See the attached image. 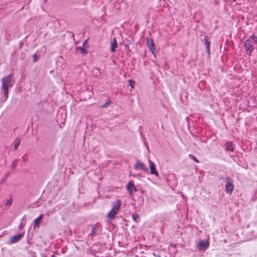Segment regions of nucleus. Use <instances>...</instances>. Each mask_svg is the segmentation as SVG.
<instances>
[{
  "label": "nucleus",
  "instance_id": "obj_1",
  "mask_svg": "<svg viewBox=\"0 0 257 257\" xmlns=\"http://www.w3.org/2000/svg\"><path fill=\"white\" fill-rule=\"evenodd\" d=\"M1 81L2 83V90L4 91L5 100H6L9 96V89L14 85L15 80L13 78V74H11L3 77Z\"/></svg>",
  "mask_w": 257,
  "mask_h": 257
},
{
  "label": "nucleus",
  "instance_id": "obj_2",
  "mask_svg": "<svg viewBox=\"0 0 257 257\" xmlns=\"http://www.w3.org/2000/svg\"><path fill=\"white\" fill-rule=\"evenodd\" d=\"M113 206L111 210L108 212L107 217L109 219H112L115 217L116 214L119 211L121 205V202L117 200L113 203Z\"/></svg>",
  "mask_w": 257,
  "mask_h": 257
},
{
  "label": "nucleus",
  "instance_id": "obj_3",
  "mask_svg": "<svg viewBox=\"0 0 257 257\" xmlns=\"http://www.w3.org/2000/svg\"><path fill=\"white\" fill-rule=\"evenodd\" d=\"M226 185H225V190L227 193L231 194L233 190L234 186L233 184V181L231 179L229 178H226Z\"/></svg>",
  "mask_w": 257,
  "mask_h": 257
},
{
  "label": "nucleus",
  "instance_id": "obj_4",
  "mask_svg": "<svg viewBox=\"0 0 257 257\" xmlns=\"http://www.w3.org/2000/svg\"><path fill=\"white\" fill-rule=\"evenodd\" d=\"M134 168L136 170H142L145 172L148 171V169L146 167L145 164L138 160L136 161Z\"/></svg>",
  "mask_w": 257,
  "mask_h": 257
},
{
  "label": "nucleus",
  "instance_id": "obj_5",
  "mask_svg": "<svg viewBox=\"0 0 257 257\" xmlns=\"http://www.w3.org/2000/svg\"><path fill=\"white\" fill-rule=\"evenodd\" d=\"M149 163L151 174L155 175L156 177H158L159 173L157 171V169L155 163L150 160H149Z\"/></svg>",
  "mask_w": 257,
  "mask_h": 257
},
{
  "label": "nucleus",
  "instance_id": "obj_6",
  "mask_svg": "<svg viewBox=\"0 0 257 257\" xmlns=\"http://www.w3.org/2000/svg\"><path fill=\"white\" fill-rule=\"evenodd\" d=\"M209 244V243L208 240L200 241L198 244V248L200 250H205L208 247Z\"/></svg>",
  "mask_w": 257,
  "mask_h": 257
},
{
  "label": "nucleus",
  "instance_id": "obj_7",
  "mask_svg": "<svg viewBox=\"0 0 257 257\" xmlns=\"http://www.w3.org/2000/svg\"><path fill=\"white\" fill-rule=\"evenodd\" d=\"M25 233L20 234L17 235L13 236L11 237L10 240V243L13 244L20 241L24 237Z\"/></svg>",
  "mask_w": 257,
  "mask_h": 257
},
{
  "label": "nucleus",
  "instance_id": "obj_8",
  "mask_svg": "<svg viewBox=\"0 0 257 257\" xmlns=\"http://www.w3.org/2000/svg\"><path fill=\"white\" fill-rule=\"evenodd\" d=\"M127 189L130 192V194L136 192L137 190L133 181H131L128 183L127 185Z\"/></svg>",
  "mask_w": 257,
  "mask_h": 257
},
{
  "label": "nucleus",
  "instance_id": "obj_9",
  "mask_svg": "<svg viewBox=\"0 0 257 257\" xmlns=\"http://www.w3.org/2000/svg\"><path fill=\"white\" fill-rule=\"evenodd\" d=\"M244 46L245 47L247 52L249 51V53H251L253 49L252 43L250 42V39H247L245 42Z\"/></svg>",
  "mask_w": 257,
  "mask_h": 257
},
{
  "label": "nucleus",
  "instance_id": "obj_10",
  "mask_svg": "<svg viewBox=\"0 0 257 257\" xmlns=\"http://www.w3.org/2000/svg\"><path fill=\"white\" fill-rule=\"evenodd\" d=\"M117 43L115 38H114L113 41L110 43V51L111 52L115 51V49L117 48Z\"/></svg>",
  "mask_w": 257,
  "mask_h": 257
},
{
  "label": "nucleus",
  "instance_id": "obj_11",
  "mask_svg": "<svg viewBox=\"0 0 257 257\" xmlns=\"http://www.w3.org/2000/svg\"><path fill=\"white\" fill-rule=\"evenodd\" d=\"M43 217V215L41 214L39 216V217L38 218H37L35 219L34 227H38L39 226V223H40L41 220L42 219Z\"/></svg>",
  "mask_w": 257,
  "mask_h": 257
},
{
  "label": "nucleus",
  "instance_id": "obj_12",
  "mask_svg": "<svg viewBox=\"0 0 257 257\" xmlns=\"http://www.w3.org/2000/svg\"><path fill=\"white\" fill-rule=\"evenodd\" d=\"M226 149L228 151H232L234 150L233 145L232 143L227 142L225 143Z\"/></svg>",
  "mask_w": 257,
  "mask_h": 257
},
{
  "label": "nucleus",
  "instance_id": "obj_13",
  "mask_svg": "<svg viewBox=\"0 0 257 257\" xmlns=\"http://www.w3.org/2000/svg\"><path fill=\"white\" fill-rule=\"evenodd\" d=\"M147 44L148 46V47L151 49V50L152 51L153 49H154L155 47V44L153 41V40L151 39H147Z\"/></svg>",
  "mask_w": 257,
  "mask_h": 257
},
{
  "label": "nucleus",
  "instance_id": "obj_14",
  "mask_svg": "<svg viewBox=\"0 0 257 257\" xmlns=\"http://www.w3.org/2000/svg\"><path fill=\"white\" fill-rule=\"evenodd\" d=\"M20 143H21V140L20 139H16L15 140L14 145V148L15 150H17L18 149Z\"/></svg>",
  "mask_w": 257,
  "mask_h": 257
},
{
  "label": "nucleus",
  "instance_id": "obj_15",
  "mask_svg": "<svg viewBox=\"0 0 257 257\" xmlns=\"http://www.w3.org/2000/svg\"><path fill=\"white\" fill-rule=\"evenodd\" d=\"M248 39H250V42L252 44L257 43V37L254 35L249 38Z\"/></svg>",
  "mask_w": 257,
  "mask_h": 257
},
{
  "label": "nucleus",
  "instance_id": "obj_16",
  "mask_svg": "<svg viewBox=\"0 0 257 257\" xmlns=\"http://www.w3.org/2000/svg\"><path fill=\"white\" fill-rule=\"evenodd\" d=\"M77 51H79L82 54L87 53L86 50L83 47H77L76 48Z\"/></svg>",
  "mask_w": 257,
  "mask_h": 257
},
{
  "label": "nucleus",
  "instance_id": "obj_17",
  "mask_svg": "<svg viewBox=\"0 0 257 257\" xmlns=\"http://www.w3.org/2000/svg\"><path fill=\"white\" fill-rule=\"evenodd\" d=\"M129 82V83H130V85L131 86V87H132V88H134V86H135V81L132 80H130L128 81Z\"/></svg>",
  "mask_w": 257,
  "mask_h": 257
},
{
  "label": "nucleus",
  "instance_id": "obj_18",
  "mask_svg": "<svg viewBox=\"0 0 257 257\" xmlns=\"http://www.w3.org/2000/svg\"><path fill=\"white\" fill-rule=\"evenodd\" d=\"M204 44L206 46V47L207 48V49H209V44H210L209 42L207 40H205V42H204Z\"/></svg>",
  "mask_w": 257,
  "mask_h": 257
},
{
  "label": "nucleus",
  "instance_id": "obj_19",
  "mask_svg": "<svg viewBox=\"0 0 257 257\" xmlns=\"http://www.w3.org/2000/svg\"><path fill=\"white\" fill-rule=\"evenodd\" d=\"M190 157L192 158V159L195 162H196V163H199V161L197 159V158L194 156H192V155H190Z\"/></svg>",
  "mask_w": 257,
  "mask_h": 257
},
{
  "label": "nucleus",
  "instance_id": "obj_20",
  "mask_svg": "<svg viewBox=\"0 0 257 257\" xmlns=\"http://www.w3.org/2000/svg\"><path fill=\"white\" fill-rule=\"evenodd\" d=\"M34 61L36 62L38 60V56L36 54H34L33 56Z\"/></svg>",
  "mask_w": 257,
  "mask_h": 257
},
{
  "label": "nucleus",
  "instance_id": "obj_21",
  "mask_svg": "<svg viewBox=\"0 0 257 257\" xmlns=\"http://www.w3.org/2000/svg\"><path fill=\"white\" fill-rule=\"evenodd\" d=\"M96 233V228L93 227V228H92V230L91 231V234L93 235V234H95Z\"/></svg>",
  "mask_w": 257,
  "mask_h": 257
},
{
  "label": "nucleus",
  "instance_id": "obj_22",
  "mask_svg": "<svg viewBox=\"0 0 257 257\" xmlns=\"http://www.w3.org/2000/svg\"><path fill=\"white\" fill-rule=\"evenodd\" d=\"M12 203V201L11 200H8L6 203L7 205H11Z\"/></svg>",
  "mask_w": 257,
  "mask_h": 257
},
{
  "label": "nucleus",
  "instance_id": "obj_23",
  "mask_svg": "<svg viewBox=\"0 0 257 257\" xmlns=\"http://www.w3.org/2000/svg\"><path fill=\"white\" fill-rule=\"evenodd\" d=\"M133 217L135 220H136V219L137 217H138V216L137 215H133Z\"/></svg>",
  "mask_w": 257,
  "mask_h": 257
},
{
  "label": "nucleus",
  "instance_id": "obj_24",
  "mask_svg": "<svg viewBox=\"0 0 257 257\" xmlns=\"http://www.w3.org/2000/svg\"><path fill=\"white\" fill-rule=\"evenodd\" d=\"M24 225L22 224H21L20 225V228H22L23 226H24Z\"/></svg>",
  "mask_w": 257,
  "mask_h": 257
},
{
  "label": "nucleus",
  "instance_id": "obj_25",
  "mask_svg": "<svg viewBox=\"0 0 257 257\" xmlns=\"http://www.w3.org/2000/svg\"><path fill=\"white\" fill-rule=\"evenodd\" d=\"M106 105V104H105V105H103V107H104V106H105Z\"/></svg>",
  "mask_w": 257,
  "mask_h": 257
},
{
  "label": "nucleus",
  "instance_id": "obj_26",
  "mask_svg": "<svg viewBox=\"0 0 257 257\" xmlns=\"http://www.w3.org/2000/svg\"><path fill=\"white\" fill-rule=\"evenodd\" d=\"M51 257H55V256L54 255H52Z\"/></svg>",
  "mask_w": 257,
  "mask_h": 257
}]
</instances>
